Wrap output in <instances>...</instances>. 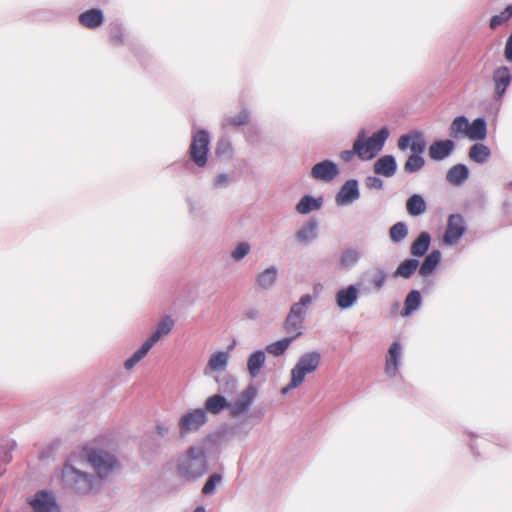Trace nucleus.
Here are the masks:
<instances>
[{
  "label": "nucleus",
  "mask_w": 512,
  "mask_h": 512,
  "mask_svg": "<svg viewBox=\"0 0 512 512\" xmlns=\"http://www.w3.org/2000/svg\"><path fill=\"white\" fill-rule=\"evenodd\" d=\"M61 485L67 493L87 496L94 488L95 477L88 472L77 469L67 461L62 468Z\"/></svg>",
  "instance_id": "nucleus-1"
},
{
  "label": "nucleus",
  "mask_w": 512,
  "mask_h": 512,
  "mask_svg": "<svg viewBox=\"0 0 512 512\" xmlns=\"http://www.w3.org/2000/svg\"><path fill=\"white\" fill-rule=\"evenodd\" d=\"M208 470L205 451L200 446H190L185 455L179 459L177 471L189 481L202 477Z\"/></svg>",
  "instance_id": "nucleus-2"
},
{
  "label": "nucleus",
  "mask_w": 512,
  "mask_h": 512,
  "mask_svg": "<svg viewBox=\"0 0 512 512\" xmlns=\"http://www.w3.org/2000/svg\"><path fill=\"white\" fill-rule=\"evenodd\" d=\"M210 145V135L207 130L201 129L192 135V142L189 148L190 160L174 162L171 167L174 169L189 170L192 163L200 168L206 166L208 162V152Z\"/></svg>",
  "instance_id": "nucleus-3"
},
{
  "label": "nucleus",
  "mask_w": 512,
  "mask_h": 512,
  "mask_svg": "<svg viewBox=\"0 0 512 512\" xmlns=\"http://www.w3.org/2000/svg\"><path fill=\"white\" fill-rule=\"evenodd\" d=\"M389 135L390 132L387 126H383L368 138H366L365 129L359 130L357 138L355 139V142L359 143L362 147L359 158L361 160H371L375 158L383 149Z\"/></svg>",
  "instance_id": "nucleus-4"
},
{
  "label": "nucleus",
  "mask_w": 512,
  "mask_h": 512,
  "mask_svg": "<svg viewBox=\"0 0 512 512\" xmlns=\"http://www.w3.org/2000/svg\"><path fill=\"white\" fill-rule=\"evenodd\" d=\"M84 456L100 479L107 478L118 464L117 458L103 449L86 448Z\"/></svg>",
  "instance_id": "nucleus-5"
},
{
  "label": "nucleus",
  "mask_w": 512,
  "mask_h": 512,
  "mask_svg": "<svg viewBox=\"0 0 512 512\" xmlns=\"http://www.w3.org/2000/svg\"><path fill=\"white\" fill-rule=\"evenodd\" d=\"M312 296L310 294H304L300 300L294 303L284 321V329L287 333H297L299 336L302 335L304 328V320L307 315V307L312 303Z\"/></svg>",
  "instance_id": "nucleus-6"
},
{
  "label": "nucleus",
  "mask_w": 512,
  "mask_h": 512,
  "mask_svg": "<svg viewBox=\"0 0 512 512\" xmlns=\"http://www.w3.org/2000/svg\"><path fill=\"white\" fill-rule=\"evenodd\" d=\"M321 363V354L317 350L303 353L294 367L291 369L293 376V385L300 386L307 374H311L317 370Z\"/></svg>",
  "instance_id": "nucleus-7"
},
{
  "label": "nucleus",
  "mask_w": 512,
  "mask_h": 512,
  "mask_svg": "<svg viewBox=\"0 0 512 512\" xmlns=\"http://www.w3.org/2000/svg\"><path fill=\"white\" fill-rule=\"evenodd\" d=\"M208 421V416L203 408H196L184 413L179 421V434L185 437L189 433L198 431Z\"/></svg>",
  "instance_id": "nucleus-8"
},
{
  "label": "nucleus",
  "mask_w": 512,
  "mask_h": 512,
  "mask_svg": "<svg viewBox=\"0 0 512 512\" xmlns=\"http://www.w3.org/2000/svg\"><path fill=\"white\" fill-rule=\"evenodd\" d=\"M465 232L466 223L463 215L460 213L451 214L447 221L443 241L446 245H454L458 243Z\"/></svg>",
  "instance_id": "nucleus-9"
},
{
  "label": "nucleus",
  "mask_w": 512,
  "mask_h": 512,
  "mask_svg": "<svg viewBox=\"0 0 512 512\" xmlns=\"http://www.w3.org/2000/svg\"><path fill=\"white\" fill-rule=\"evenodd\" d=\"M258 390L253 385L244 389L234 402H230L229 413L232 417H237L246 413L252 407L257 396Z\"/></svg>",
  "instance_id": "nucleus-10"
},
{
  "label": "nucleus",
  "mask_w": 512,
  "mask_h": 512,
  "mask_svg": "<svg viewBox=\"0 0 512 512\" xmlns=\"http://www.w3.org/2000/svg\"><path fill=\"white\" fill-rule=\"evenodd\" d=\"M359 181L355 178L348 179L340 187L335 195L337 206H348L360 198Z\"/></svg>",
  "instance_id": "nucleus-11"
},
{
  "label": "nucleus",
  "mask_w": 512,
  "mask_h": 512,
  "mask_svg": "<svg viewBox=\"0 0 512 512\" xmlns=\"http://www.w3.org/2000/svg\"><path fill=\"white\" fill-rule=\"evenodd\" d=\"M492 81L494 85V99L496 101L501 100L512 82L510 68L505 65L497 67L493 71Z\"/></svg>",
  "instance_id": "nucleus-12"
},
{
  "label": "nucleus",
  "mask_w": 512,
  "mask_h": 512,
  "mask_svg": "<svg viewBox=\"0 0 512 512\" xmlns=\"http://www.w3.org/2000/svg\"><path fill=\"white\" fill-rule=\"evenodd\" d=\"M30 504L34 512H60L55 496L47 490L38 491Z\"/></svg>",
  "instance_id": "nucleus-13"
},
{
  "label": "nucleus",
  "mask_w": 512,
  "mask_h": 512,
  "mask_svg": "<svg viewBox=\"0 0 512 512\" xmlns=\"http://www.w3.org/2000/svg\"><path fill=\"white\" fill-rule=\"evenodd\" d=\"M359 288L357 284H350L339 289L335 295V302L340 310L352 308L359 299Z\"/></svg>",
  "instance_id": "nucleus-14"
},
{
  "label": "nucleus",
  "mask_w": 512,
  "mask_h": 512,
  "mask_svg": "<svg viewBox=\"0 0 512 512\" xmlns=\"http://www.w3.org/2000/svg\"><path fill=\"white\" fill-rule=\"evenodd\" d=\"M402 346L399 341H394L386 355L385 361V372L387 376L394 378L399 374V368L401 364Z\"/></svg>",
  "instance_id": "nucleus-15"
},
{
  "label": "nucleus",
  "mask_w": 512,
  "mask_h": 512,
  "mask_svg": "<svg viewBox=\"0 0 512 512\" xmlns=\"http://www.w3.org/2000/svg\"><path fill=\"white\" fill-rule=\"evenodd\" d=\"M339 174L338 165L329 159L316 163L311 169V176L322 181H331Z\"/></svg>",
  "instance_id": "nucleus-16"
},
{
  "label": "nucleus",
  "mask_w": 512,
  "mask_h": 512,
  "mask_svg": "<svg viewBox=\"0 0 512 512\" xmlns=\"http://www.w3.org/2000/svg\"><path fill=\"white\" fill-rule=\"evenodd\" d=\"M318 225L319 223L316 218H310L296 232V241L303 246H309L318 237Z\"/></svg>",
  "instance_id": "nucleus-17"
},
{
  "label": "nucleus",
  "mask_w": 512,
  "mask_h": 512,
  "mask_svg": "<svg viewBox=\"0 0 512 512\" xmlns=\"http://www.w3.org/2000/svg\"><path fill=\"white\" fill-rule=\"evenodd\" d=\"M455 149L452 139L436 140L429 147V156L436 161H442L449 157Z\"/></svg>",
  "instance_id": "nucleus-18"
},
{
  "label": "nucleus",
  "mask_w": 512,
  "mask_h": 512,
  "mask_svg": "<svg viewBox=\"0 0 512 512\" xmlns=\"http://www.w3.org/2000/svg\"><path fill=\"white\" fill-rule=\"evenodd\" d=\"M397 168H398L397 161H396L395 156H393V155L381 156L380 158H378L375 161V163L373 165L375 174L381 175V176H384L387 178L394 176L397 172Z\"/></svg>",
  "instance_id": "nucleus-19"
},
{
  "label": "nucleus",
  "mask_w": 512,
  "mask_h": 512,
  "mask_svg": "<svg viewBox=\"0 0 512 512\" xmlns=\"http://www.w3.org/2000/svg\"><path fill=\"white\" fill-rule=\"evenodd\" d=\"M441 260V251L438 249L432 250L428 255L425 256L424 260L419 265V274L423 278L430 276L440 265Z\"/></svg>",
  "instance_id": "nucleus-20"
},
{
  "label": "nucleus",
  "mask_w": 512,
  "mask_h": 512,
  "mask_svg": "<svg viewBox=\"0 0 512 512\" xmlns=\"http://www.w3.org/2000/svg\"><path fill=\"white\" fill-rule=\"evenodd\" d=\"M469 176L470 170L468 166L463 163H458L447 171L446 180L454 186H461Z\"/></svg>",
  "instance_id": "nucleus-21"
},
{
  "label": "nucleus",
  "mask_w": 512,
  "mask_h": 512,
  "mask_svg": "<svg viewBox=\"0 0 512 512\" xmlns=\"http://www.w3.org/2000/svg\"><path fill=\"white\" fill-rule=\"evenodd\" d=\"M431 235L427 231H422L410 246V253L413 257L419 259L426 255L430 248Z\"/></svg>",
  "instance_id": "nucleus-22"
},
{
  "label": "nucleus",
  "mask_w": 512,
  "mask_h": 512,
  "mask_svg": "<svg viewBox=\"0 0 512 512\" xmlns=\"http://www.w3.org/2000/svg\"><path fill=\"white\" fill-rule=\"evenodd\" d=\"M230 402L227 400V398L220 394H214L210 397H208L204 403V410L213 415L220 414L224 410H229Z\"/></svg>",
  "instance_id": "nucleus-23"
},
{
  "label": "nucleus",
  "mask_w": 512,
  "mask_h": 512,
  "mask_svg": "<svg viewBox=\"0 0 512 512\" xmlns=\"http://www.w3.org/2000/svg\"><path fill=\"white\" fill-rule=\"evenodd\" d=\"M79 22L87 28L95 29L104 22L103 12L97 8L89 9L79 15Z\"/></svg>",
  "instance_id": "nucleus-24"
},
{
  "label": "nucleus",
  "mask_w": 512,
  "mask_h": 512,
  "mask_svg": "<svg viewBox=\"0 0 512 512\" xmlns=\"http://www.w3.org/2000/svg\"><path fill=\"white\" fill-rule=\"evenodd\" d=\"M422 304V296L419 290H411L405 297L404 306L400 312L402 317H408L417 311Z\"/></svg>",
  "instance_id": "nucleus-25"
},
{
  "label": "nucleus",
  "mask_w": 512,
  "mask_h": 512,
  "mask_svg": "<svg viewBox=\"0 0 512 512\" xmlns=\"http://www.w3.org/2000/svg\"><path fill=\"white\" fill-rule=\"evenodd\" d=\"M290 336L279 339L275 342L268 344L265 348V351L273 356H281L286 350L289 348L290 344L299 338V332L297 333H289Z\"/></svg>",
  "instance_id": "nucleus-26"
},
{
  "label": "nucleus",
  "mask_w": 512,
  "mask_h": 512,
  "mask_svg": "<svg viewBox=\"0 0 512 512\" xmlns=\"http://www.w3.org/2000/svg\"><path fill=\"white\" fill-rule=\"evenodd\" d=\"M266 361L265 351L258 349L250 354L247 360V369L251 378H256Z\"/></svg>",
  "instance_id": "nucleus-27"
},
{
  "label": "nucleus",
  "mask_w": 512,
  "mask_h": 512,
  "mask_svg": "<svg viewBox=\"0 0 512 512\" xmlns=\"http://www.w3.org/2000/svg\"><path fill=\"white\" fill-rule=\"evenodd\" d=\"M467 137L472 141H483L487 137V122L484 117H478L469 124Z\"/></svg>",
  "instance_id": "nucleus-28"
},
{
  "label": "nucleus",
  "mask_w": 512,
  "mask_h": 512,
  "mask_svg": "<svg viewBox=\"0 0 512 512\" xmlns=\"http://www.w3.org/2000/svg\"><path fill=\"white\" fill-rule=\"evenodd\" d=\"M323 203L322 197H314L312 195L306 194L304 195L296 205V211L299 214L306 215L312 212L313 210H318L321 208Z\"/></svg>",
  "instance_id": "nucleus-29"
},
{
  "label": "nucleus",
  "mask_w": 512,
  "mask_h": 512,
  "mask_svg": "<svg viewBox=\"0 0 512 512\" xmlns=\"http://www.w3.org/2000/svg\"><path fill=\"white\" fill-rule=\"evenodd\" d=\"M419 259L413 257L402 261L393 273L395 278L402 277L404 279H410L419 268Z\"/></svg>",
  "instance_id": "nucleus-30"
},
{
  "label": "nucleus",
  "mask_w": 512,
  "mask_h": 512,
  "mask_svg": "<svg viewBox=\"0 0 512 512\" xmlns=\"http://www.w3.org/2000/svg\"><path fill=\"white\" fill-rule=\"evenodd\" d=\"M406 209L410 216L417 217L425 213L427 203L421 194H413L406 201Z\"/></svg>",
  "instance_id": "nucleus-31"
},
{
  "label": "nucleus",
  "mask_w": 512,
  "mask_h": 512,
  "mask_svg": "<svg viewBox=\"0 0 512 512\" xmlns=\"http://www.w3.org/2000/svg\"><path fill=\"white\" fill-rule=\"evenodd\" d=\"M491 149L483 143L473 144L468 152L469 159L478 164L486 163L491 157Z\"/></svg>",
  "instance_id": "nucleus-32"
},
{
  "label": "nucleus",
  "mask_w": 512,
  "mask_h": 512,
  "mask_svg": "<svg viewBox=\"0 0 512 512\" xmlns=\"http://www.w3.org/2000/svg\"><path fill=\"white\" fill-rule=\"evenodd\" d=\"M278 269L272 265L260 272L256 277V283L264 290H268L274 286L277 280Z\"/></svg>",
  "instance_id": "nucleus-33"
},
{
  "label": "nucleus",
  "mask_w": 512,
  "mask_h": 512,
  "mask_svg": "<svg viewBox=\"0 0 512 512\" xmlns=\"http://www.w3.org/2000/svg\"><path fill=\"white\" fill-rule=\"evenodd\" d=\"M362 254L353 248H348L342 251L339 265L341 269L350 270L353 268L361 259Z\"/></svg>",
  "instance_id": "nucleus-34"
},
{
  "label": "nucleus",
  "mask_w": 512,
  "mask_h": 512,
  "mask_svg": "<svg viewBox=\"0 0 512 512\" xmlns=\"http://www.w3.org/2000/svg\"><path fill=\"white\" fill-rule=\"evenodd\" d=\"M174 324V320L170 315L164 316L157 324L156 330L152 332L149 338L152 339L154 343L158 342L162 336L167 335L171 332V330L174 327Z\"/></svg>",
  "instance_id": "nucleus-35"
},
{
  "label": "nucleus",
  "mask_w": 512,
  "mask_h": 512,
  "mask_svg": "<svg viewBox=\"0 0 512 512\" xmlns=\"http://www.w3.org/2000/svg\"><path fill=\"white\" fill-rule=\"evenodd\" d=\"M469 120L465 115L455 117L449 128V135L452 138H458L460 134L467 137V131L469 129Z\"/></svg>",
  "instance_id": "nucleus-36"
},
{
  "label": "nucleus",
  "mask_w": 512,
  "mask_h": 512,
  "mask_svg": "<svg viewBox=\"0 0 512 512\" xmlns=\"http://www.w3.org/2000/svg\"><path fill=\"white\" fill-rule=\"evenodd\" d=\"M229 354L226 351H217L213 353L208 361L206 369L213 371L224 370L227 367ZM207 373V370H205Z\"/></svg>",
  "instance_id": "nucleus-37"
},
{
  "label": "nucleus",
  "mask_w": 512,
  "mask_h": 512,
  "mask_svg": "<svg viewBox=\"0 0 512 512\" xmlns=\"http://www.w3.org/2000/svg\"><path fill=\"white\" fill-rule=\"evenodd\" d=\"M109 41L115 47L124 45V27L120 22L116 21L110 24Z\"/></svg>",
  "instance_id": "nucleus-38"
},
{
  "label": "nucleus",
  "mask_w": 512,
  "mask_h": 512,
  "mask_svg": "<svg viewBox=\"0 0 512 512\" xmlns=\"http://www.w3.org/2000/svg\"><path fill=\"white\" fill-rule=\"evenodd\" d=\"M425 165V159L418 153H412L404 164V171L412 174L421 170Z\"/></svg>",
  "instance_id": "nucleus-39"
},
{
  "label": "nucleus",
  "mask_w": 512,
  "mask_h": 512,
  "mask_svg": "<svg viewBox=\"0 0 512 512\" xmlns=\"http://www.w3.org/2000/svg\"><path fill=\"white\" fill-rule=\"evenodd\" d=\"M408 232V227L405 222H397L394 225H392L389 229L390 239L394 243H399L407 237Z\"/></svg>",
  "instance_id": "nucleus-40"
},
{
  "label": "nucleus",
  "mask_w": 512,
  "mask_h": 512,
  "mask_svg": "<svg viewBox=\"0 0 512 512\" xmlns=\"http://www.w3.org/2000/svg\"><path fill=\"white\" fill-rule=\"evenodd\" d=\"M511 17H512V4H509L499 14H495L491 17L489 26L491 29L494 30L501 24L507 22Z\"/></svg>",
  "instance_id": "nucleus-41"
},
{
  "label": "nucleus",
  "mask_w": 512,
  "mask_h": 512,
  "mask_svg": "<svg viewBox=\"0 0 512 512\" xmlns=\"http://www.w3.org/2000/svg\"><path fill=\"white\" fill-rule=\"evenodd\" d=\"M223 480L222 474L215 472L212 473L206 480L203 488L202 493L204 495H213L216 491V487L218 484H220Z\"/></svg>",
  "instance_id": "nucleus-42"
},
{
  "label": "nucleus",
  "mask_w": 512,
  "mask_h": 512,
  "mask_svg": "<svg viewBox=\"0 0 512 512\" xmlns=\"http://www.w3.org/2000/svg\"><path fill=\"white\" fill-rule=\"evenodd\" d=\"M226 124L233 127L243 126L250 121V111L243 108L237 115L226 118Z\"/></svg>",
  "instance_id": "nucleus-43"
},
{
  "label": "nucleus",
  "mask_w": 512,
  "mask_h": 512,
  "mask_svg": "<svg viewBox=\"0 0 512 512\" xmlns=\"http://www.w3.org/2000/svg\"><path fill=\"white\" fill-rule=\"evenodd\" d=\"M412 153H418L422 155L426 149V141L424 139L423 133L419 130L413 131V140L411 144Z\"/></svg>",
  "instance_id": "nucleus-44"
},
{
  "label": "nucleus",
  "mask_w": 512,
  "mask_h": 512,
  "mask_svg": "<svg viewBox=\"0 0 512 512\" xmlns=\"http://www.w3.org/2000/svg\"><path fill=\"white\" fill-rule=\"evenodd\" d=\"M233 147L231 141L227 138H221L216 145L215 153L218 157L231 156Z\"/></svg>",
  "instance_id": "nucleus-45"
},
{
  "label": "nucleus",
  "mask_w": 512,
  "mask_h": 512,
  "mask_svg": "<svg viewBox=\"0 0 512 512\" xmlns=\"http://www.w3.org/2000/svg\"><path fill=\"white\" fill-rule=\"evenodd\" d=\"M386 280H387L386 271L382 268H377L375 270V273L373 274L372 278L370 279V283L374 286V288L377 291H380L384 287Z\"/></svg>",
  "instance_id": "nucleus-46"
},
{
  "label": "nucleus",
  "mask_w": 512,
  "mask_h": 512,
  "mask_svg": "<svg viewBox=\"0 0 512 512\" xmlns=\"http://www.w3.org/2000/svg\"><path fill=\"white\" fill-rule=\"evenodd\" d=\"M250 244L248 242H240L236 248L231 252L233 260L239 262L243 260L250 252Z\"/></svg>",
  "instance_id": "nucleus-47"
},
{
  "label": "nucleus",
  "mask_w": 512,
  "mask_h": 512,
  "mask_svg": "<svg viewBox=\"0 0 512 512\" xmlns=\"http://www.w3.org/2000/svg\"><path fill=\"white\" fill-rule=\"evenodd\" d=\"M154 342L149 337L142 343V345L132 354L138 361L142 360L154 346Z\"/></svg>",
  "instance_id": "nucleus-48"
},
{
  "label": "nucleus",
  "mask_w": 512,
  "mask_h": 512,
  "mask_svg": "<svg viewBox=\"0 0 512 512\" xmlns=\"http://www.w3.org/2000/svg\"><path fill=\"white\" fill-rule=\"evenodd\" d=\"M361 146L359 145V143H356L355 141L353 142V147L351 150H344L340 153V158L344 161V162H350L355 155H357L359 157V153L361 151Z\"/></svg>",
  "instance_id": "nucleus-49"
},
{
  "label": "nucleus",
  "mask_w": 512,
  "mask_h": 512,
  "mask_svg": "<svg viewBox=\"0 0 512 512\" xmlns=\"http://www.w3.org/2000/svg\"><path fill=\"white\" fill-rule=\"evenodd\" d=\"M365 185L368 189H383L384 182L379 176H368L365 179Z\"/></svg>",
  "instance_id": "nucleus-50"
},
{
  "label": "nucleus",
  "mask_w": 512,
  "mask_h": 512,
  "mask_svg": "<svg viewBox=\"0 0 512 512\" xmlns=\"http://www.w3.org/2000/svg\"><path fill=\"white\" fill-rule=\"evenodd\" d=\"M216 381L219 382L221 386H222V383H224V385H225L224 391L234 392L237 388V380L231 375L224 376L222 380H219L217 378Z\"/></svg>",
  "instance_id": "nucleus-51"
},
{
  "label": "nucleus",
  "mask_w": 512,
  "mask_h": 512,
  "mask_svg": "<svg viewBox=\"0 0 512 512\" xmlns=\"http://www.w3.org/2000/svg\"><path fill=\"white\" fill-rule=\"evenodd\" d=\"M412 140H413V131L410 133L401 135L400 138L398 139L399 149L402 151H405L409 147L411 148Z\"/></svg>",
  "instance_id": "nucleus-52"
},
{
  "label": "nucleus",
  "mask_w": 512,
  "mask_h": 512,
  "mask_svg": "<svg viewBox=\"0 0 512 512\" xmlns=\"http://www.w3.org/2000/svg\"><path fill=\"white\" fill-rule=\"evenodd\" d=\"M160 447V443L154 441L151 437L145 438L142 443V449L151 452H157L160 449Z\"/></svg>",
  "instance_id": "nucleus-53"
},
{
  "label": "nucleus",
  "mask_w": 512,
  "mask_h": 512,
  "mask_svg": "<svg viewBox=\"0 0 512 512\" xmlns=\"http://www.w3.org/2000/svg\"><path fill=\"white\" fill-rule=\"evenodd\" d=\"M156 434L163 438L170 432V426L163 422H158L155 426Z\"/></svg>",
  "instance_id": "nucleus-54"
},
{
  "label": "nucleus",
  "mask_w": 512,
  "mask_h": 512,
  "mask_svg": "<svg viewBox=\"0 0 512 512\" xmlns=\"http://www.w3.org/2000/svg\"><path fill=\"white\" fill-rule=\"evenodd\" d=\"M228 181H229L228 175L226 173H221L215 178L214 187L215 188L222 187L223 185H226L228 183Z\"/></svg>",
  "instance_id": "nucleus-55"
},
{
  "label": "nucleus",
  "mask_w": 512,
  "mask_h": 512,
  "mask_svg": "<svg viewBox=\"0 0 512 512\" xmlns=\"http://www.w3.org/2000/svg\"><path fill=\"white\" fill-rule=\"evenodd\" d=\"M423 283H424V286H423V288H422V291H423L424 293H428V292L431 290V288L433 287L434 282H433V280H432V279H430V278H429V276H428V277L424 278Z\"/></svg>",
  "instance_id": "nucleus-56"
},
{
  "label": "nucleus",
  "mask_w": 512,
  "mask_h": 512,
  "mask_svg": "<svg viewBox=\"0 0 512 512\" xmlns=\"http://www.w3.org/2000/svg\"><path fill=\"white\" fill-rule=\"evenodd\" d=\"M138 359H135V357L133 355H131L125 362H124V367L129 370L131 368H133L137 363H138Z\"/></svg>",
  "instance_id": "nucleus-57"
},
{
  "label": "nucleus",
  "mask_w": 512,
  "mask_h": 512,
  "mask_svg": "<svg viewBox=\"0 0 512 512\" xmlns=\"http://www.w3.org/2000/svg\"><path fill=\"white\" fill-rule=\"evenodd\" d=\"M298 386L293 385V376H291L289 384L282 389V394L288 393L290 390L297 388Z\"/></svg>",
  "instance_id": "nucleus-58"
},
{
  "label": "nucleus",
  "mask_w": 512,
  "mask_h": 512,
  "mask_svg": "<svg viewBox=\"0 0 512 512\" xmlns=\"http://www.w3.org/2000/svg\"><path fill=\"white\" fill-rule=\"evenodd\" d=\"M246 315L248 316V318L250 319H256L257 315H258V311L256 309H251L249 311L246 312Z\"/></svg>",
  "instance_id": "nucleus-59"
},
{
  "label": "nucleus",
  "mask_w": 512,
  "mask_h": 512,
  "mask_svg": "<svg viewBox=\"0 0 512 512\" xmlns=\"http://www.w3.org/2000/svg\"><path fill=\"white\" fill-rule=\"evenodd\" d=\"M470 448H471V451L473 452L474 456L477 458L480 454H479L478 451H476V447H475L474 442L470 443Z\"/></svg>",
  "instance_id": "nucleus-60"
},
{
  "label": "nucleus",
  "mask_w": 512,
  "mask_h": 512,
  "mask_svg": "<svg viewBox=\"0 0 512 512\" xmlns=\"http://www.w3.org/2000/svg\"><path fill=\"white\" fill-rule=\"evenodd\" d=\"M193 512H206V508L203 505L197 506Z\"/></svg>",
  "instance_id": "nucleus-61"
},
{
  "label": "nucleus",
  "mask_w": 512,
  "mask_h": 512,
  "mask_svg": "<svg viewBox=\"0 0 512 512\" xmlns=\"http://www.w3.org/2000/svg\"><path fill=\"white\" fill-rule=\"evenodd\" d=\"M188 204H189V207H190V211L192 212L194 210V205H193V202L192 200H188Z\"/></svg>",
  "instance_id": "nucleus-62"
},
{
  "label": "nucleus",
  "mask_w": 512,
  "mask_h": 512,
  "mask_svg": "<svg viewBox=\"0 0 512 512\" xmlns=\"http://www.w3.org/2000/svg\"><path fill=\"white\" fill-rule=\"evenodd\" d=\"M509 206L508 202H504V208L507 209Z\"/></svg>",
  "instance_id": "nucleus-63"
},
{
  "label": "nucleus",
  "mask_w": 512,
  "mask_h": 512,
  "mask_svg": "<svg viewBox=\"0 0 512 512\" xmlns=\"http://www.w3.org/2000/svg\"><path fill=\"white\" fill-rule=\"evenodd\" d=\"M134 54H135L136 56H138V55H139V51H138L137 49H135V50H134Z\"/></svg>",
  "instance_id": "nucleus-64"
}]
</instances>
